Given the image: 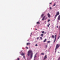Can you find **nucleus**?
Listing matches in <instances>:
<instances>
[{
    "label": "nucleus",
    "mask_w": 60,
    "mask_h": 60,
    "mask_svg": "<svg viewBox=\"0 0 60 60\" xmlns=\"http://www.w3.org/2000/svg\"><path fill=\"white\" fill-rule=\"evenodd\" d=\"M27 55L28 56H29L30 55V58H32V57H33V55L32 51L31 50H29L28 52Z\"/></svg>",
    "instance_id": "obj_1"
},
{
    "label": "nucleus",
    "mask_w": 60,
    "mask_h": 60,
    "mask_svg": "<svg viewBox=\"0 0 60 60\" xmlns=\"http://www.w3.org/2000/svg\"><path fill=\"white\" fill-rule=\"evenodd\" d=\"M59 47V44H57L56 46V48H55V53H56V49L58 48V47Z\"/></svg>",
    "instance_id": "obj_2"
},
{
    "label": "nucleus",
    "mask_w": 60,
    "mask_h": 60,
    "mask_svg": "<svg viewBox=\"0 0 60 60\" xmlns=\"http://www.w3.org/2000/svg\"><path fill=\"white\" fill-rule=\"evenodd\" d=\"M59 12H57L56 13V15H55V18H56V17H57V16L58 15H59Z\"/></svg>",
    "instance_id": "obj_3"
},
{
    "label": "nucleus",
    "mask_w": 60,
    "mask_h": 60,
    "mask_svg": "<svg viewBox=\"0 0 60 60\" xmlns=\"http://www.w3.org/2000/svg\"><path fill=\"white\" fill-rule=\"evenodd\" d=\"M58 20H60V15H59L58 17Z\"/></svg>",
    "instance_id": "obj_4"
},
{
    "label": "nucleus",
    "mask_w": 60,
    "mask_h": 60,
    "mask_svg": "<svg viewBox=\"0 0 60 60\" xmlns=\"http://www.w3.org/2000/svg\"><path fill=\"white\" fill-rule=\"evenodd\" d=\"M47 58V55H46L45 56V57L44 58V60H45V59H46Z\"/></svg>",
    "instance_id": "obj_5"
},
{
    "label": "nucleus",
    "mask_w": 60,
    "mask_h": 60,
    "mask_svg": "<svg viewBox=\"0 0 60 60\" xmlns=\"http://www.w3.org/2000/svg\"><path fill=\"white\" fill-rule=\"evenodd\" d=\"M47 16H48L49 18H50V14L49 13L48 14Z\"/></svg>",
    "instance_id": "obj_6"
},
{
    "label": "nucleus",
    "mask_w": 60,
    "mask_h": 60,
    "mask_svg": "<svg viewBox=\"0 0 60 60\" xmlns=\"http://www.w3.org/2000/svg\"><path fill=\"white\" fill-rule=\"evenodd\" d=\"M46 17V16H44L43 18L42 19V20H44V19Z\"/></svg>",
    "instance_id": "obj_7"
},
{
    "label": "nucleus",
    "mask_w": 60,
    "mask_h": 60,
    "mask_svg": "<svg viewBox=\"0 0 60 60\" xmlns=\"http://www.w3.org/2000/svg\"><path fill=\"white\" fill-rule=\"evenodd\" d=\"M22 56H24L25 54L23 52H22L21 54Z\"/></svg>",
    "instance_id": "obj_8"
},
{
    "label": "nucleus",
    "mask_w": 60,
    "mask_h": 60,
    "mask_svg": "<svg viewBox=\"0 0 60 60\" xmlns=\"http://www.w3.org/2000/svg\"><path fill=\"white\" fill-rule=\"evenodd\" d=\"M44 15V14H42L41 15V18H42V17H43V16Z\"/></svg>",
    "instance_id": "obj_9"
},
{
    "label": "nucleus",
    "mask_w": 60,
    "mask_h": 60,
    "mask_svg": "<svg viewBox=\"0 0 60 60\" xmlns=\"http://www.w3.org/2000/svg\"><path fill=\"white\" fill-rule=\"evenodd\" d=\"M30 44H31V43H27V45H30Z\"/></svg>",
    "instance_id": "obj_10"
},
{
    "label": "nucleus",
    "mask_w": 60,
    "mask_h": 60,
    "mask_svg": "<svg viewBox=\"0 0 60 60\" xmlns=\"http://www.w3.org/2000/svg\"><path fill=\"white\" fill-rule=\"evenodd\" d=\"M46 39H45L44 40V41L43 42H46Z\"/></svg>",
    "instance_id": "obj_11"
},
{
    "label": "nucleus",
    "mask_w": 60,
    "mask_h": 60,
    "mask_svg": "<svg viewBox=\"0 0 60 60\" xmlns=\"http://www.w3.org/2000/svg\"><path fill=\"white\" fill-rule=\"evenodd\" d=\"M37 24H40V22H38L36 23Z\"/></svg>",
    "instance_id": "obj_12"
},
{
    "label": "nucleus",
    "mask_w": 60,
    "mask_h": 60,
    "mask_svg": "<svg viewBox=\"0 0 60 60\" xmlns=\"http://www.w3.org/2000/svg\"><path fill=\"white\" fill-rule=\"evenodd\" d=\"M41 36H42V37H43V34H41Z\"/></svg>",
    "instance_id": "obj_13"
},
{
    "label": "nucleus",
    "mask_w": 60,
    "mask_h": 60,
    "mask_svg": "<svg viewBox=\"0 0 60 60\" xmlns=\"http://www.w3.org/2000/svg\"><path fill=\"white\" fill-rule=\"evenodd\" d=\"M49 25H50V24H49L47 26L48 27H49Z\"/></svg>",
    "instance_id": "obj_14"
},
{
    "label": "nucleus",
    "mask_w": 60,
    "mask_h": 60,
    "mask_svg": "<svg viewBox=\"0 0 60 60\" xmlns=\"http://www.w3.org/2000/svg\"><path fill=\"white\" fill-rule=\"evenodd\" d=\"M41 54L42 55H44V53H41Z\"/></svg>",
    "instance_id": "obj_15"
},
{
    "label": "nucleus",
    "mask_w": 60,
    "mask_h": 60,
    "mask_svg": "<svg viewBox=\"0 0 60 60\" xmlns=\"http://www.w3.org/2000/svg\"><path fill=\"white\" fill-rule=\"evenodd\" d=\"M36 57V55H35L34 56V58H35V57Z\"/></svg>",
    "instance_id": "obj_16"
},
{
    "label": "nucleus",
    "mask_w": 60,
    "mask_h": 60,
    "mask_svg": "<svg viewBox=\"0 0 60 60\" xmlns=\"http://www.w3.org/2000/svg\"><path fill=\"white\" fill-rule=\"evenodd\" d=\"M50 41H48L47 42V43H50Z\"/></svg>",
    "instance_id": "obj_17"
},
{
    "label": "nucleus",
    "mask_w": 60,
    "mask_h": 60,
    "mask_svg": "<svg viewBox=\"0 0 60 60\" xmlns=\"http://www.w3.org/2000/svg\"><path fill=\"white\" fill-rule=\"evenodd\" d=\"M52 38H54V35H52Z\"/></svg>",
    "instance_id": "obj_18"
},
{
    "label": "nucleus",
    "mask_w": 60,
    "mask_h": 60,
    "mask_svg": "<svg viewBox=\"0 0 60 60\" xmlns=\"http://www.w3.org/2000/svg\"><path fill=\"white\" fill-rule=\"evenodd\" d=\"M42 34H44V31H42Z\"/></svg>",
    "instance_id": "obj_19"
},
{
    "label": "nucleus",
    "mask_w": 60,
    "mask_h": 60,
    "mask_svg": "<svg viewBox=\"0 0 60 60\" xmlns=\"http://www.w3.org/2000/svg\"><path fill=\"white\" fill-rule=\"evenodd\" d=\"M59 38H60V36H59V37H58V39H59Z\"/></svg>",
    "instance_id": "obj_20"
},
{
    "label": "nucleus",
    "mask_w": 60,
    "mask_h": 60,
    "mask_svg": "<svg viewBox=\"0 0 60 60\" xmlns=\"http://www.w3.org/2000/svg\"><path fill=\"white\" fill-rule=\"evenodd\" d=\"M40 39H41V40H42V37H40Z\"/></svg>",
    "instance_id": "obj_21"
},
{
    "label": "nucleus",
    "mask_w": 60,
    "mask_h": 60,
    "mask_svg": "<svg viewBox=\"0 0 60 60\" xmlns=\"http://www.w3.org/2000/svg\"><path fill=\"white\" fill-rule=\"evenodd\" d=\"M17 60H19V58H18L17 59Z\"/></svg>",
    "instance_id": "obj_22"
},
{
    "label": "nucleus",
    "mask_w": 60,
    "mask_h": 60,
    "mask_svg": "<svg viewBox=\"0 0 60 60\" xmlns=\"http://www.w3.org/2000/svg\"><path fill=\"white\" fill-rule=\"evenodd\" d=\"M50 21V20H49L48 21V22H49Z\"/></svg>",
    "instance_id": "obj_23"
},
{
    "label": "nucleus",
    "mask_w": 60,
    "mask_h": 60,
    "mask_svg": "<svg viewBox=\"0 0 60 60\" xmlns=\"http://www.w3.org/2000/svg\"><path fill=\"white\" fill-rule=\"evenodd\" d=\"M56 5V4L55 3H54V5H53V6H55Z\"/></svg>",
    "instance_id": "obj_24"
},
{
    "label": "nucleus",
    "mask_w": 60,
    "mask_h": 60,
    "mask_svg": "<svg viewBox=\"0 0 60 60\" xmlns=\"http://www.w3.org/2000/svg\"><path fill=\"white\" fill-rule=\"evenodd\" d=\"M35 46H38V45H37V44H36L35 45Z\"/></svg>",
    "instance_id": "obj_25"
},
{
    "label": "nucleus",
    "mask_w": 60,
    "mask_h": 60,
    "mask_svg": "<svg viewBox=\"0 0 60 60\" xmlns=\"http://www.w3.org/2000/svg\"><path fill=\"white\" fill-rule=\"evenodd\" d=\"M55 38H56V35H55Z\"/></svg>",
    "instance_id": "obj_26"
},
{
    "label": "nucleus",
    "mask_w": 60,
    "mask_h": 60,
    "mask_svg": "<svg viewBox=\"0 0 60 60\" xmlns=\"http://www.w3.org/2000/svg\"><path fill=\"white\" fill-rule=\"evenodd\" d=\"M60 57H59L58 59V60H60Z\"/></svg>",
    "instance_id": "obj_27"
},
{
    "label": "nucleus",
    "mask_w": 60,
    "mask_h": 60,
    "mask_svg": "<svg viewBox=\"0 0 60 60\" xmlns=\"http://www.w3.org/2000/svg\"><path fill=\"white\" fill-rule=\"evenodd\" d=\"M23 57L24 58H25V55H24L23 56Z\"/></svg>",
    "instance_id": "obj_28"
},
{
    "label": "nucleus",
    "mask_w": 60,
    "mask_h": 60,
    "mask_svg": "<svg viewBox=\"0 0 60 60\" xmlns=\"http://www.w3.org/2000/svg\"><path fill=\"white\" fill-rule=\"evenodd\" d=\"M56 38H55V40H54V41H56Z\"/></svg>",
    "instance_id": "obj_29"
},
{
    "label": "nucleus",
    "mask_w": 60,
    "mask_h": 60,
    "mask_svg": "<svg viewBox=\"0 0 60 60\" xmlns=\"http://www.w3.org/2000/svg\"><path fill=\"white\" fill-rule=\"evenodd\" d=\"M48 18L46 17V18L45 19V20H46V19Z\"/></svg>",
    "instance_id": "obj_30"
},
{
    "label": "nucleus",
    "mask_w": 60,
    "mask_h": 60,
    "mask_svg": "<svg viewBox=\"0 0 60 60\" xmlns=\"http://www.w3.org/2000/svg\"><path fill=\"white\" fill-rule=\"evenodd\" d=\"M52 8H51V7H50V10H51V9Z\"/></svg>",
    "instance_id": "obj_31"
},
{
    "label": "nucleus",
    "mask_w": 60,
    "mask_h": 60,
    "mask_svg": "<svg viewBox=\"0 0 60 60\" xmlns=\"http://www.w3.org/2000/svg\"><path fill=\"white\" fill-rule=\"evenodd\" d=\"M37 40H38L39 39V38H38L37 39Z\"/></svg>",
    "instance_id": "obj_32"
},
{
    "label": "nucleus",
    "mask_w": 60,
    "mask_h": 60,
    "mask_svg": "<svg viewBox=\"0 0 60 60\" xmlns=\"http://www.w3.org/2000/svg\"><path fill=\"white\" fill-rule=\"evenodd\" d=\"M26 48L27 49H28V48L27 47H26Z\"/></svg>",
    "instance_id": "obj_33"
},
{
    "label": "nucleus",
    "mask_w": 60,
    "mask_h": 60,
    "mask_svg": "<svg viewBox=\"0 0 60 60\" xmlns=\"http://www.w3.org/2000/svg\"><path fill=\"white\" fill-rule=\"evenodd\" d=\"M52 4V3H50V4Z\"/></svg>",
    "instance_id": "obj_34"
},
{
    "label": "nucleus",
    "mask_w": 60,
    "mask_h": 60,
    "mask_svg": "<svg viewBox=\"0 0 60 60\" xmlns=\"http://www.w3.org/2000/svg\"><path fill=\"white\" fill-rule=\"evenodd\" d=\"M46 48H47V45H46Z\"/></svg>",
    "instance_id": "obj_35"
},
{
    "label": "nucleus",
    "mask_w": 60,
    "mask_h": 60,
    "mask_svg": "<svg viewBox=\"0 0 60 60\" xmlns=\"http://www.w3.org/2000/svg\"><path fill=\"white\" fill-rule=\"evenodd\" d=\"M58 26H57V28H58Z\"/></svg>",
    "instance_id": "obj_36"
},
{
    "label": "nucleus",
    "mask_w": 60,
    "mask_h": 60,
    "mask_svg": "<svg viewBox=\"0 0 60 60\" xmlns=\"http://www.w3.org/2000/svg\"><path fill=\"white\" fill-rule=\"evenodd\" d=\"M36 30H37V29H36Z\"/></svg>",
    "instance_id": "obj_37"
},
{
    "label": "nucleus",
    "mask_w": 60,
    "mask_h": 60,
    "mask_svg": "<svg viewBox=\"0 0 60 60\" xmlns=\"http://www.w3.org/2000/svg\"><path fill=\"white\" fill-rule=\"evenodd\" d=\"M55 42V41H54V42Z\"/></svg>",
    "instance_id": "obj_38"
},
{
    "label": "nucleus",
    "mask_w": 60,
    "mask_h": 60,
    "mask_svg": "<svg viewBox=\"0 0 60 60\" xmlns=\"http://www.w3.org/2000/svg\"><path fill=\"white\" fill-rule=\"evenodd\" d=\"M32 34V33H31V34Z\"/></svg>",
    "instance_id": "obj_39"
}]
</instances>
